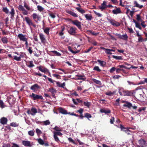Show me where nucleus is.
I'll list each match as a JSON object with an SVG mask.
<instances>
[{"mask_svg":"<svg viewBox=\"0 0 147 147\" xmlns=\"http://www.w3.org/2000/svg\"><path fill=\"white\" fill-rule=\"evenodd\" d=\"M29 97L34 100H36L39 99L43 100V97L41 95L35 94L33 93L29 95Z\"/></svg>","mask_w":147,"mask_h":147,"instance_id":"f03ea898","label":"nucleus"},{"mask_svg":"<svg viewBox=\"0 0 147 147\" xmlns=\"http://www.w3.org/2000/svg\"><path fill=\"white\" fill-rule=\"evenodd\" d=\"M38 141L39 143L41 145H43L44 144L43 140L41 138L38 139Z\"/></svg>","mask_w":147,"mask_h":147,"instance_id":"c03bdc74","label":"nucleus"},{"mask_svg":"<svg viewBox=\"0 0 147 147\" xmlns=\"http://www.w3.org/2000/svg\"><path fill=\"white\" fill-rule=\"evenodd\" d=\"M124 68L127 69L128 68L127 67H126L123 65H119L117 66V68L116 69V72L117 74L119 73L121 71V68Z\"/></svg>","mask_w":147,"mask_h":147,"instance_id":"f8f14e48","label":"nucleus"},{"mask_svg":"<svg viewBox=\"0 0 147 147\" xmlns=\"http://www.w3.org/2000/svg\"><path fill=\"white\" fill-rule=\"evenodd\" d=\"M10 126L13 127H18L19 126V124L15 122H13L10 124Z\"/></svg>","mask_w":147,"mask_h":147,"instance_id":"473e14b6","label":"nucleus"},{"mask_svg":"<svg viewBox=\"0 0 147 147\" xmlns=\"http://www.w3.org/2000/svg\"><path fill=\"white\" fill-rule=\"evenodd\" d=\"M0 107L1 108H4L5 107L4 103L1 100H0Z\"/></svg>","mask_w":147,"mask_h":147,"instance_id":"de8ad7c7","label":"nucleus"},{"mask_svg":"<svg viewBox=\"0 0 147 147\" xmlns=\"http://www.w3.org/2000/svg\"><path fill=\"white\" fill-rule=\"evenodd\" d=\"M107 20L108 22L114 26L117 27L120 25V24L119 22L116 21L114 20L110 19L108 18Z\"/></svg>","mask_w":147,"mask_h":147,"instance_id":"20e7f679","label":"nucleus"},{"mask_svg":"<svg viewBox=\"0 0 147 147\" xmlns=\"http://www.w3.org/2000/svg\"><path fill=\"white\" fill-rule=\"evenodd\" d=\"M92 80L93 82L97 84L100 85H101L102 84V83L101 81L99 80H97L94 78L92 79Z\"/></svg>","mask_w":147,"mask_h":147,"instance_id":"2f4dec72","label":"nucleus"},{"mask_svg":"<svg viewBox=\"0 0 147 147\" xmlns=\"http://www.w3.org/2000/svg\"><path fill=\"white\" fill-rule=\"evenodd\" d=\"M49 30L50 28L48 27H47L45 29H44V32L47 35H48L49 34Z\"/></svg>","mask_w":147,"mask_h":147,"instance_id":"ea45409f","label":"nucleus"},{"mask_svg":"<svg viewBox=\"0 0 147 147\" xmlns=\"http://www.w3.org/2000/svg\"><path fill=\"white\" fill-rule=\"evenodd\" d=\"M67 12L68 13L74 17H78V15L76 13H74V12H73L72 11H69V10H68L67 11Z\"/></svg>","mask_w":147,"mask_h":147,"instance_id":"b1692460","label":"nucleus"},{"mask_svg":"<svg viewBox=\"0 0 147 147\" xmlns=\"http://www.w3.org/2000/svg\"><path fill=\"white\" fill-rule=\"evenodd\" d=\"M58 110L59 113H61L63 114H69L70 113V112L68 113L66 110L61 107L59 108Z\"/></svg>","mask_w":147,"mask_h":147,"instance_id":"9b49d317","label":"nucleus"},{"mask_svg":"<svg viewBox=\"0 0 147 147\" xmlns=\"http://www.w3.org/2000/svg\"><path fill=\"white\" fill-rule=\"evenodd\" d=\"M32 16L33 18V19L36 22H37V21L35 20V19L37 18L38 20L40 18V17L38 16L37 14L36 13H34L32 15Z\"/></svg>","mask_w":147,"mask_h":147,"instance_id":"a878e982","label":"nucleus"},{"mask_svg":"<svg viewBox=\"0 0 147 147\" xmlns=\"http://www.w3.org/2000/svg\"><path fill=\"white\" fill-rule=\"evenodd\" d=\"M24 6L28 10L33 11V9H32L26 3L25 1L24 2Z\"/></svg>","mask_w":147,"mask_h":147,"instance_id":"7c9ffc66","label":"nucleus"},{"mask_svg":"<svg viewBox=\"0 0 147 147\" xmlns=\"http://www.w3.org/2000/svg\"><path fill=\"white\" fill-rule=\"evenodd\" d=\"M84 111V109L82 108H80L79 110L77 111L76 112H78L80 114V115L79 116L80 118L81 119H83V118L85 117V116H84L83 115V112Z\"/></svg>","mask_w":147,"mask_h":147,"instance_id":"412c9836","label":"nucleus"},{"mask_svg":"<svg viewBox=\"0 0 147 147\" xmlns=\"http://www.w3.org/2000/svg\"><path fill=\"white\" fill-rule=\"evenodd\" d=\"M112 57L113 58H114L117 60H122V58L121 56L113 55L112 56Z\"/></svg>","mask_w":147,"mask_h":147,"instance_id":"79ce46f5","label":"nucleus"},{"mask_svg":"<svg viewBox=\"0 0 147 147\" xmlns=\"http://www.w3.org/2000/svg\"><path fill=\"white\" fill-rule=\"evenodd\" d=\"M54 129L55 131H62L61 129L57 126H56L55 127Z\"/></svg>","mask_w":147,"mask_h":147,"instance_id":"8fccbe9b","label":"nucleus"},{"mask_svg":"<svg viewBox=\"0 0 147 147\" xmlns=\"http://www.w3.org/2000/svg\"><path fill=\"white\" fill-rule=\"evenodd\" d=\"M22 144L25 146L31 147L32 146L30 142L28 141L23 140L22 142Z\"/></svg>","mask_w":147,"mask_h":147,"instance_id":"2eb2a0df","label":"nucleus"},{"mask_svg":"<svg viewBox=\"0 0 147 147\" xmlns=\"http://www.w3.org/2000/svg\"><path fill=\"white\" fill-rule=\"evenodd\" d=\"M116 35L119 38L124 40H127L128 38L126 34L121 35L119 34H117Z\"/></svg>","mask_w":147,"mask_h":147,"instance_id":"dca6fc26","label":"nucleus"},{"mask_svg":"<svg viewBox=\"0 0 147 147\" xmlns=\"http://www.w3.org/2000/svg\"><path fill=\"white\" fill-rule=\"evenodd\" d=\"M107 3V2L106 1H103V3L101 4V5L98 6L99 8L102 11L105 9L107 7V5H106Z\"/></svg>","mask_w":147,"mask_h":147,"instance_id":"4468645a","label":"nucleus"},{"mask_svg":"<svg viewBox=\"0 0 147 147\" xmlns=\"http://www.w3.org/2000/svg\"><path fill=\"white\" fill-rule=\"evenodd\" d=\"M97 62L99 63L101 66L104 67L106 65V62L104 61H102L100 60H97Z\"/></svg>","mask_w":147,"mask_h":147,"instance_id":"bb28decb","label":"nucleus"},{"mask_svg":"<svg viewBox=\"0 0 147 147\" xmlns=\"http://www.w3.org/2000/svg\"><path fill=\"white\" fill-rule=\"evenodd\" d=\"M100 112L101 113H104L105 114L110 113L111 111L109 109H102L100 110Z\"/></svg>","mask_w":147,"mask_h":147,"instance_id":"4be33fe9","label":"nucleus"},{"mask_svg":"<svg viewBox=\"0 0 147 147\" xmlns=\"http://www.w3.org/2000/svg\"><path fill=\"white\" fill-rule=\"evenodd\" d=\"M7 121L8 119L5 117H2L0 119V123L3 125L6 124Z\"/></svg>","mask_w":147,"mask_h":147,"instance_id":"f3484780","label":"nucleus"},{"mask_svg":"<svg viewBox=\"0 0 147 147\" xmlns=\"http://www.w3.org/2000/svg\"><path fill=\"white\" fill-rule=\"evenodd\" d=\"M39 38L42 43L45 44L46 42V39L44 35L41 33L39 34Z\"/></svg>","mask_w":147,"mask_h":147,"instance_id":"ddd939ff","label":"nucleus"},{"mask_svg":"<svg viewBox=\"0 0 147 147\" xmlns=\"http://www.w3.org/2000/svg\"><path fill=\"white\" fill-rule=\"evenodd\" d=\"M77 30L76 28L71 27L69 30H68V32L71 35H74L76 33V30Z\"/></svg>","mask_w":147,"mask_h":147,"instance_id":"0eeeda50","label":"nucleus"},{"mask_svg":"<svg viewBox=\"0 0 147 147\" xmlns=\"http://www.w3.org/2000/svg\"><path fill=\"white\" fill-rule=\"evenodd\" d=\"M25 19L26 23L29 26H32L34 27H36V25L33 24L32 22V21L30 20L28 17H25Z\"/></svg>","mask_w":147,"mask_h":147,"instance_id":"39448f33","label":"nucleus"},{"mask_svg":"<svg viewBox=\"0 0 147 147\" xmlns=\"http://www.w3.org/2000/svg\"><path fill=\"white\" fill-rule=\"evenodd\" d=\"M50 124V122L49 120H47L46 121H42V125H49Z\"/></svg>","mask_w":147,"mask_h":147,"instance_id":"e433bc0d","label":"nucleus"},{"mask_svg":"<svg viewBox=\"0 0 147 147\" xmlns=\"http://www.w3.org/2000/svg\"><path fill=\"white\" fill-rule=\"evenodd\" d=\"M83 104L85 106H86L88 108H89L91 105V103L88 101L84 102Z\"/></svg>","mask_w":147,"mask_h":147,"instance_id":"72a5a7b5","label":"nucleus"},{"mask_svg":"<svg viewBox=\"0 0 147 147\" xmlns=\"http://www.w3.org/2000/svg\"><path fill=\"white\" fill-rule=\"evenodd\" d=\"M38 10L40 11H42L44 9V8L41 6L38 5L37 6Z\"/></svg>","mask_w":147,"mask_h":147,"instance_id":"13d9d810","label":"nucleus"},{"mask_svg":"<svg viewBox=\"0 0 147 147\" xmlns=\"http://www.w3.org/2000/svg\"><path fill=\"white\" fill-rule=\"evenodd\" d=\"M115 8H116V9H114L112 10V12L113 14H117L121 13V11L119 8H117L116 6L115 7Z\"/></svg>","mask_w":147,"mask_h":147,"instance_id":"aec40b11","label":"nucleus"},{"mask_svg":"<svg viewBox=\"0 0 147 147\" xmlns=\"http://www.w3.org/2000/svg\"><path fill=\"white\" fill-rule=\"evenodd\" d=\"M121 77V76L118 75H116L113 76V78L114 79H118Z\"/></svg>","mask_w":147,"mask_h":147,"instance_id":"052dcab7","label":"nucleus"},{"mask_svg":"<svg viewBox=\"0 0 147 147\" xmlns=\"http://www.w3.org/2000/svg\"><path fill=\"white\" fill-rule=\"evenodd\" d=\"M48 91L50 92L52 94H55L56 93L57 91L55 89L53 88H50L49 89Z\"/></svg>","mask_w":147,"mask_h":147,"instance_id":"cd10ccee","label":"nucleus"},{"mask_svg":"<svg viewBox=\"0 0 147 147\" xmlns=\"http://www.w3.org/2000/svg\"><path fill=\"white\" fill-rule=\"evenodd\" d=\"M85 117L87 118L89 120V118H91L92 117V116L91 114L88 113H86L85 114Z\"/></svg>","mask_w":147,"mask_h":147,"instance_id":"a18cd8bd","label":"nucleus"},{"mask_svg":"<svg viewBox=\"0 0 147 147\" xmlns=\"http://www.w3.org/2000/svg\"><path fill=\"white\" fill-rule=\"evenodd\" d=\"M115 121V118L114 117H112L110 119V123L112 124Z\"/></svg>","mask_w":147,"mask_h":147,"instance_id":"338daca9","label":"nucleus"},{"mask_svg":"<svg viewBox=\"0 0 147 147\" xmlns=\"http://www.w3.org/2000/svg\"><path fill=\"white\" fill-rule=\"evenodd\" d=\"M29 65H27V66L29 67H32L34 66V65L33 63V62L32 61H30L29 62Z\"/></svg>","mask_w":147,"mask_h":147,"instance_id":"09e8293b","label":"nucleus"},{"mask_svg":"<svg viewBox=\"0 0 147 147\" xmlns=\"http://www.w3.org/2000/svg\"><path fill=\"white\" fill-rule=\"evenodd\" d=\"M20 53L21 54L20 55V57L21 59V58H24L26 55V54L24 53L20 52Z\"/></svg>","mask_w":147,"mask_h":147,"instance_id":"5fc2aeb1","label":"nucleus"},{"mask_svg":"<svg viewBox=\"0 0 147 147\" xmlns=\"http://www.w3.org/2000/svg\"><path fill=\"white\" fill-rule=\"evenodd\" d=\"M93 70L96 71L98 72H100L101 71L100 69L99 68L98 66H95L93 68Z\"/></svg>","mask_w":147,"mask_h":147,"instance_id":"37998d69","label":"nucleus"},{"mask_svg":"<svg viewBox=\"0 0 147 147\" xmlns=\"http://www.w3.org/2000/svg\"><path fill=\"white\" fill-rule=\"evenodd\" d=\"M76 9L80 12L82 14H83L85 12V11L80 8L76 7Z\"/></svg>","mask_w":147,"mask_h":147,"instance_id":"58836bf2","label":"nucleus"},{"mask_svg":"<svg viewBox=\"0 0 147 147\" xmlns=\"http://www.w3.org/2000/svg\"><path fill=\"white\" fill-rule=\"evenodd\" d=\"M123 131H124L128 135L130 134V133H131V132L127 128L125 129V130H124Z\"/></svg>","mask_w":147,"mask_h":147,"instance_id":"603ef678","label":"nucleus"},{"mask_svg":"<svg viewBox=\"0 0 147 147\" xmlns=\"http://www.w3.org/2000/svg\"><path fill=\"white\" fill-rule=\"evenodd\" d=\"M54 82H56L57 86L59 87H62L63 88H64V87L65 86V82L63 83L62 84H61L60 82H57L55 81H54Z\"/></svg>","mask_w":147,"mask_h":147,"instance_id":"5701e85b","label":"nucleus"},{"mask_svg":"<svg viewBox=\"0 0 147 147\" xmlns=\"http://www.w3.org/2000/svg\"><path fill=\"white\" fill-rule=\"evenodd\" d=\"M123 102L126 103V104L123 105V107H126L129 109H130L132 107V104L128 101H124Z\"/></svg>","mask_w":147,"mask_h":147,"instance_id":"a211bd4d","label":"nucleus"},{"mask_svg":"<svg viewBox=\"0 0 147 147\" xmlns=\"http://www.w3.org/2000/svg\"><path fill=\"white\" fill-rule=\"evenodd\" d=\"M54 134L55 135H55L56 136H61L62 135V134L59 131L58 132H54Z\"/></svg>","mask_w":147,"mask_h":147,"instance_id":"864d4df0","label":"nucleus"},{"mask_svg":"<svg viewBox=\"0 0 147 147\" xmlns=\"http://www.w3.org/2000/svg\"><path fill=\"white\" fill-rule=\"evenodd\" d=\"M119 93L120 95L121 96H130L133 94V93L131 91L124 90L122 88H121L119 89Z\"/></svg>","mask_w":147,"mask_h":147,"instance_id":"f257e3e1","label":"nucleus"},{"mask_svg":"<svg viewBox=\"0 0 147 147\" xmlns=\"http://www.w3.org/2000/svg\"><path fill=\"white\" fill-rule=\"evenodd\" d=\"M135 24H136V28H138L140 30L142 29V28L140 26V25L138 23V22H136V23Z\"/></svg>","mask_w":147,"mask_h":147,"instance_id":"bf43d9fd","label":"nucleus"},{"mask_svg":"<svg viewBox=\"0 0 147 147\" xmlns=\"http://www.w3.org/2000/svg\"><path fill=\"white\" fill-rule=\"evenodd\" d=\"M134 7H137L140 9H141L143 7V5H140L136 1H134Z\"/></svg>","mask_w":147,"mask_h":147,"instance_id":"393cba45","label":"nucleus"},{"mask_svg":"<svg viewBox=\"0 0 147 147\" xmlns=\"http://www.w3.org/2000/svg\"><path fill=\"white\" fill-rule=\"evenodd\" d=\"M2 42L3 44H7L8 42V38L4 36L1 39Z\"/></svg>","mask_w":147,"mask_h":147,"instance_id":"c85d7f7f","label":"nucleus"},{"mask_svg":"<svg viewBox=\"0 0 147 147\" xmlns=\"http://www.w3.org/2000/svg\"><path fill=\"white\" fill-rule=\"evenodd\" d=\"M136 20L138 21H139L141 20V18L140 17V14H137L136 15Z\"/></svg>","mask_w":147,"mask_h":147,"instance_id":"69168bd1","label":"nucleus"},{"mask_svg":"<svg viewBox=\"0 0 147 147\" xmlns=\"http://www.w3.org/2000/svg\"><path fill=\"white\" fill-rule=\"evenodd\" d=\"M28 134L31 136H33L34 135V131H30L28 132Z\"/></svg>","mask_w":147,"mask_h":147,"instance_id":"4d7b16f0","label":"nucleus"},{"mask_svg":"<svg viewBox=\"0 0 147 147\" xmlns=\"http://www.w3.org/2000/svg\"><path fill=\"white\" fill-rule=\"evenodd\" d=\"M10 144H4L2 147H10Z\"/></svg>","mask_w":147,"mask_h":147,"instance_id":"774afa93","label":"nucleus"},{"mask_svg":"<svg viewBox=\"0 0 147 147\" xmlns=\"http://www.w3.org/2000/svg\"><path fill=\"white\" fill-rule=\"evenodd\" d=\"M41 88V87L37 84H35L32 86L30 87V89L35 92Z\"/></svg>","mask_w":147,"mask_h":147,"instance_id":"423d86ee","label":"nucleus"},{"mask_svg":"<svg viewBox=\"0 0 147 147\" xmlns=\"http://www.w3.org/2000/svg\"><path fill=\"white\" fill-rule=\"evenodd\" d=\"M140 146L142 147H146L147 146V143L146 141L143 139H141L138 141Z\"/></svg>","mask_w":147,"mask_h":147,"instance_id":"9d476101","label":"nucleus"},{"mask_svg":"<svg viewBox=\"0 0 147 147\" xmlns=\"http://www.w3.org/2000/svg\"><path fill=\"white\" fill-rule=\"evenodd\" d=\"M88 31L90 32V33L93 35L96 36L98 34V33H94V32L92 31V30H89Z\"/></svg>","mask_w":147,"mask_h":147,"instance_id":"680f3d73","label":"nucleus"},{"mask_svg":"<svg viewBox=\"0 0 147 147\" xmlns=\"http://www.w3.org/2000/svg\"><path fill=\"white\" fill-rule=\"evenodd\" d=\"M116 93V91H113V92L108 91L106 93V94L108 96H112L113 95Z\"/></svg>","mask_w":147,"mask_h":147,"instance_id":"c9c22d12","label":"nucleus"},{"mask_svg":"<svg viewBox=\"0 0 147 147\" xmlns=\"http://www.w3.org/2000/svg\"><path fill=\"white\" fill-rule=\"evenodd\" d=\"M37 112V109L35 108L34 107H32L30 110V109H28L27 111V113L28 114H31L33 116H34Z\"/></svg>","mask_w":147,"mask_h":147,"instance_id":"7ed1b4c3","label":"nucleus"},{"mask_svg":"<svg viewBox=\"0 0 147 147\" xmlns=\"http://www.w3.org/2000/svg\"><path fill=\"white\" fill-rule=\"evenodd\" d=\"M37 68L40 71L43 73H45L49 72V71L48 69L42 66H40L39 67H37Z\"/></svg>","mask_w":147,"mask_h":147,"instance_id":"1a4fd4ad","label":"nucleus"},{"mask_svg":"<svg viewBox=\"0 0 147 147\" xmlns=\"http://www.w3.org/2000/svg\"><path fill=\"white\" fill-rule=\"evenodd\" d=\"M86 19L88 20H91L92 18V17L91 15H88V14L84 15Z\"/></svg>","mask_w":147,"mask_h":147,"instance_id":"c756f323","label":"nucleus"},{"mask_svg":"<svg viewBox=\"0 0 147 147\" xmlns=\"http://www.w3.org/2000/svg\"><path fill=\"white\" fill-rule=\"evenodd\" d=\"M116 68L115 67H112L110 70V72L111 73H112L113 71H115L116 70Z\"/></svg>","mask_w":147,"mask_h":147,"instance_id":"e2e57ef3","label":"nucleus"},{"mask_svg":"<svg viewBox=\"0 0 147 147\" xmlns=\"http://www.w3.org/2000/svg\"><path fill=\"white\" fill-rule=\"evenodd\" d=\"M18 9L20 11H23L25 10V8L22 5H19L18 6Z\"/></svg>","mask_w":147,"mask_h":147,"instance_id":"49530a36","label":"nucleus"},{"mask_svg":"<svg viewBox=\"0 0 147 147\" xmlns=\"http://www.w3.org/2000/svg\"><path fill=\"white\" fill-rule=\"evenodd\" d=\"M144 40L145 39H143V38L140 36L139 37L138 39V42H142L143 41H144Z\"/></svg>","mask_w":147,"mask_h":147,"instance_id":"0e129e2a","label":"nucleus"},{"mask_svg":"<svg viewBox=\"0 0 147 147\" xmlns=\"http://www.w3.org/2000/svg\"><path fill=\"white\" fill-rule=\"evenodd\" d=\"M54 138L55 141L56 142H58L60 141V140L57 137V136L55 135V134H54Z\"/></svg>","mask_w":147,"mask_h":147,"instance_id":"6e6d98bb","label":"nucleus"},{"mask_svg":"<svg viewBox=\"0 0 147 147\" xmlns=\"http://www.w3.org/2000/svg\"><path fill=\"white\" fill-rule=\"evenodd\" d=\"M72 23L73 24L76 26L80 30H81L82 28L81 23L78 20H75L74 21H72Z\"/></svg>","mask_w":147,"mask_h":147,"instance_id":"6e6552de","label":"nucleus"},{"mask_svg":"<svg viewBox=\"0 0 147 147\" xmlns=\"http://www.w3.org/2000/svg\"><path fill=\"white\" fill-rule=\"evenodd\" d=\"M13 59L16 60L17 61H20L21 60L20 57L19 56L17 57L15 55L13 56Z\"/></svg>","mask_w":147,"mask_h":147,"instance_id":"a19ab883","label":"nucleus"},{"mask_svg":"<svg viewBox=\"0 0 147 147\" xmlns=\"http://www.w3.org/2000/svg\"><path fill=\"white\" fill-rule=\"evenodd\" d=\"M18 36L20 40L22 41H23L26 40L27 39V38L25 37V36L22 34H19L18 35Z\"/></svg>","mask_w":147,"mask_h":147,"instance_id":"6ab92c4d","label":"nucleus"},{"mask_svg":"<svg viewBox=\"0 0 147 147\" xmlns=\"http://www.w3.org/2000/svg\"><path fill=\"white\" fill-rule=\"evenodd\" d=\"M51 53H53L55 55L57 56H60L61 55V54L57 52L56 51H53L50 52Z\"/></svg>","mask_w":147,"mask_h":147,"instance_id":"f704fd0d","label":"nucleus"},{"mask_svg":"<svg viewBox=\"0 0 147 147\" xmlns=\"http://www.w3.org/2000/svg\"><path fill=\"white\" fill-rule=\"evenodd\" d=\"M3 11L6 13H8L9 12V10L6 7H3Z\"/></svg>","mask_w":147,"mask_h":147,"instance_id":"3c124183","label":"nucleus"},{"mask_svg":"<svg viewBox=\"0 0 147 147\" xmlns=\"http://www.w3.org/2000/svg\"><path fill=\"white\" fill-rule=\"evenodd\" d=\"M10 13L11 15V17H14L15 14V10L14 8L12 7H11V10Z\"/></svg>","mask_w":147,"mask_h":147,"instance_id":"4c0bfd02","label":"nucleus"}]
</instances>
